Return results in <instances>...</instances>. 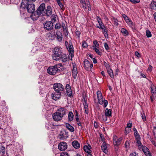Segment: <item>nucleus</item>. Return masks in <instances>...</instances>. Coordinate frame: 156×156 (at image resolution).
Returning a JSON list of instances; mask_svg holds the SVG:
<instances>
[{"mask_svg":"<svg viewBox=\"0 0 156 156\" xmlns=\"http://www.w3.org/2000/svg\"><path fill=\"white\" fill-rule=\"evenodd\" d=\"M52 57L53 60L55 61L61 60L62 62L67 61V56L62 52L61 48L57 47L54 48L52 50Z\"/></svg>","mask_w":156,"mask_h":156,"instance_id":"f257e3e1","label":"nucleus"},{"mask_svg":"<svg viewBox=\"0 0 156 156\" xmlns=\"http://www.w3.org/2000/svg\"><path fill=\"white\" fill-rule=\"evenodd\" d=\"M29 2H30L28 0H23L21 7L24 9H26L29 13H33L35 10V5L34 4L30 3Z\"/></svg>","mask_w":156,"mask_h":156,"instance_id":"f03ea898","label":"nucleus"},{"mask_svg":"<svg viewBox=\"0 0 156 156\" xmlns=\"http://www.w3.org/2000/svg\"><path fill=\"white\" fill-rule=\"evenodd\" d=\"M63 69V66L62 64L59 63L54 66L49 67L47 69V72L49 74L55 75L57 73H60Z\"/></svg>","mask_w":156,"mask_h":156,"instance_id":"7ed1b4c3","label":"nucleus"},{"mask_svg":"<svg viewBox=\"0 0 156 156\" xmlns=\"http://www.w3.org/2000/svg\"><path fill=\"white\" fill-rule=\"evenodd\" d=\"M53 88L55 91L62 93L64 90L63 86L61 83H56L53 85Z\"/></svg>","mask_w":156,"mask_h":156,"instance_id":"20e7f679","label":"nucleus"},{"mask_svg":"<svg viewBox=\"0 0 156 156\" xmlns=\"http://www.w3.org/2000/svg\"><path fill=\"white\" fill-rule=\"evenodd\" d=\"M53 23L51 21H46L44 24V29L47 30H51L53 28Z\"/></svg>","mask_w":156,"mask_h":156,"instance_id":"39448f33","label":"nucleus"},{"mask_svg":"<svg viewBox=\"0 0 156 156\" xmlns=\"http://www.w3.org/2000/svg\"><path fill=\"white\" fill-rule=\"evenodd\" d=\"M68 132L64 130L61 131L58 135V137L60 140H64L67 138Z\"/></svg>","mask_w":156,"mask_h":156,"instance_id":"423d86ee","label":"nucleus"},{"mask_svg":"<svg viewBox=\"0 0 156 156\" xmlns=\"http://www.w3.org/2000/svg\"><path fill=\"white\" fill-rule=\"evenodd\" d=\"M53 120L55 121H58L61 120L63 117L60 115L59 113L57 112L54 113L52 115Z\"/></svg>","mask_w":156,"mask_h":156,"instance_id":"0eeeda50","label":"nucleus"},{"mask_svg":"<svg viewBox=\"0 0 156 156\" xmlns=\"http://www.w3.org/2000/svg\"><path fill=\"white\" fill-rule=\"evenodd\" d=\"M98 28L102 30L103 33L106 38H108V31L106 26L103 24L102 25V26L98 27Z\"/></svg>","mask_w":156,"mask_h":156,"instance_id":"6e6552de","label":"nucleus"},{"mask_svg":"<svg viewBox=\"0 0 156 156\" xmlns=\"http://www.w3.org/2000/svg\"><path fill=\"white\" fill-rule=\"evenodd\" d=\"M58 149L61 151H65L67 147V145L66 143L65 142H62L58 145Z\"/></svg>","mask_w":156,"mask_h":156,"instance_id":"1a4fd4ad","label":"nucleus"},{"mask_svg":"<svg viewBox=\"0 0 156 156\" xmlns=\"http://www.w3.org/2000/svg\"><path fill=\"white\" fill-rule=\"evenodd\" d=\"M69 45L67 49L69 52V55H70L72 58V57L74 56V50L72 42L70 41L69 42Z\"/></svg>","mask_w":156,"mask_h":156,"instance_id":"9d476101","label":"nucleus"},{"mask_svg":"<svg viewBox=\"0 0 156 156\" xmlns=\"http://www.w3.org/2000/svg\"><path fill=\"white\" fill-rule=\"evenodd\" d=\"M84 64L85 69L87 70L91 69L93 66V64L92 63H90L87 60H85Z\"/></svg>","mask_w":156,"mask_h":156,"instance_id":"9b49d317","label":"nucleus"},{"mask_svg":"<svg viewBox=\"0 0 156 156\" xmlns=\"http://www.w3.org/2000/svg\"><path fill=\"white\" fill-rule=\"evenodd\" d=\"M61 94L60 92L55 91L54 93L51 94L52 99L55 101L58 99L61 96Z\"/></svg>","mask_w":156,"mask_h":156,"instance_id":"f8f14e48","label":"nucleus"},{"mask_svg":"<svg viewBox=\"0 0 156 156\" xmlns=\"http://www.w3.org/2000/svg\"><path fill=\"white\" fill-rule=\"evenodd\" d=\"M112 115V110L111 109H108V108H106L105 110V115H103L102 116L105 118V119H103V120L104 121H106L107 119V117H110Z\"/></svg>","mask_w":156,"mask_h":156,"instance_id":"ddd939ff","label":"nucleus"},{"mask_svg":"<svg viewBox=\"0 0 156 156\" xmlns=\"http://www.w3.org/2000/svg\"><path fill=\"white\" fill-rule=\"evenodd\" d=\"M113 143L115 145H118L120 144L121 141L122 140V138L120 137L118 138L116 136H114L113 137Z\"/></svg>","mask_w":156,"mask_h":156,"instance_id":"4468645a","label":"nucleus"},{"mask_svg":"<svg viewBox=\"0 0 156 156\" xmlns=\"http://www.w3.org/2000/svg\"><path fill=\"white\" fill-rule=\"evenodd\" d=\"M45 4L43 3L41 4L37 10V13L41 15L42 13L45 9Z\"/></svg>","mask_w":156,"mask_h":156,"instance_id":"2eb2a0df","label":"nucleus"},{"mask_svg":"<svg viewBox=\"0 0 156 156\" xmlns=\"http://www.w3.org/2000/svg\"><path fill=\"white\" fill-rule=\"evenodd\" d=\"M57 112L58 113H59L60 115L63 117L64 115H66L67 110L65 108L61 107L58 109Z\"/></svg>","mask_w":156,"mask_h":156,"instance_id":"dca6fc26","label":"nucleus"},{"mask_svg":"<svg viewBox=\"0 0 156 156\" xmlns=\"http://www.w3.org/2000/svg\"><path fill=\"white\" fill-rule=\"evenodd\" d=\"M98 103L100 105H103L104 104L103 106L104 108H105L108 105V101L107 100H105L104 101L103 97L101 98L98 99Z\"/></svg>","mask_w":156,"mask_h":156,"instance_id":"f3484780","label":"nucleus"},{"mask_svg":"<svg viewBox=\"0 0 156 156\" xmlns=\"http://www.w3.org/2000/svg\"><path fill=\"white\" fill-rule=\"evenodd\" d=\"M66 94L68 96L71 97L72 95V92L70 85L69 84L66 85Z\"/></svg>","mask_w":156,"mask_h":156,"instance_id":"a211bd4d","label":"nucleus"},{"mask_svg":"<svg viewBox=\"0 0 156 156\" xmlns=\"http://www.w3.org/2000/svg\"><path fill=\"white\" fill-rule=\"evenodd\" d=\"M52 12L51 7L49 6H48L47 7V9L45 11V12H44L47 16H49L51 15Z\"/></svg>","mask_w":156,"mask_h":156,"instance_id":"6ab92c4d","label":"nucleus"},{"mask_svg":"<svg viewBox=\"0 0 156 156\" xmlns=\"http://www.w3.org/2000/svg\"><path fill=\"white\" fill-rule=\"evenodd\" d=\"M41 15L40 14H38L37 12L36 11L35 12H34V13L32 15L31 17L34 21L38 19Z\"/></svg>","mask_w":156,"mask_h":156,"instance_id":"aec40b11","label":"nucleus"},{"mask_svg":"<svg viewBox=\"0 0 156 156\" xmlns=\"http://www.w3.org/2000/svg\"><path fill=\"white\" fill-rule=\"evenodd\" d=\"M101 148L102 150L104 153L106 154L108 152L107 144L105 142L103 143L101 146Z\"/></svg>","mask_w":156,"mask_h":156,"instance_id":"412c9836","label":"nucleus"},{"mask_svg":"<svg viewBox=\"0 0 156 156\" xmlns=\"http://www.w3.org/2000/svg\"><path fill=\"white\" fill-rule=\"evenodd\" d=\"M72 75L73 78L75 79L78 73L77 69L76 67L73 66V67L72 70Z\"/></svg>","mask_w":156,"mask_h":156,"instance_id":"4be33fe9","label":"nucleus"},{"mask_svg":"<svg viewBox=\"0 0 156 156\" xmlns=\"http://www.w3.org/2000/svg\"><path fill=\"white\" fill-rule=\"evenodd\" d=\"M91 147L90 145H89L88 147L87 145H85L83 147V149L84 151L88 153H91Z\"/></svg>","mask_w":156,"mask_h":156,"instance_id":"5701e85b","label":"nucleus"},{"mask_svg":"<svg viewBox=\"0 0 156 156\" xmlns=\"http://www.w3.org/2000/svg\"><path fill=\"white\" fill-rule=\"evenodd\" d=\"M133 130L134 132V136L136 140H138L139 139H141L140 136L136 130V128H133Z\"/></svg>","mask_w":156,"mask_h":156,"instance_id":"b1692460","label":"nucleus"},{"mask_svg":"<svg viewBox=\"0 0 156 156\" xmlns=\"http://www.w3.org/2000/svg\"><path fill=\"white\" fill-rule=\"evenodd\" d=\"M151 89L153 96L154 95L156 96V87L153 85H151Z\"/></svg>","mask_w":156,"mask_h":156,"instance_id":"393cba45","label":"nucleus"},{"mask_svg":"<svg viewBox=\"0 0 156 156\" xmlns=\"http://www.w3.org/2000/svg\"><path fill=\"white\" fill-rule=\"evenodd\" d=\"M72 145L75 148H78L80 147V144L76 140L72 142Z\"/></svg>","mask_w":156,"mask_h":156,"instance_id":"a878e982","label":"nucleus"},{"mask_svg":"<svg viewBox=\"0 0 156 156\" xmlns=\"http://www.w3.org/2000/svg\"><path fill=\"white\" fill-rule=\"evenodd\" d=\"M66 128H67L70 132H73L74 131V128L69 123H66Z\"/></svg>","mask_w":156,"mask_h":156,"instance_id":"bb28decb","label":"nucleus"},{"mask_svg":"<svg viewBox=\"0 0 156 156\" xmlns=\"http://www.w3.org/2000/svg\"><path fill=\"white\" fill-rule=\"evenodd\" d=\"M57 38V40L59 41H61L62 40V33L60 32H58L56 33Z\"/></svg>","mask_w":156,"mask_h":156,"instance_id":"cd10ccee","label":"nucleus"},{"mask_svg":"<svg viewBox=\"0 0 156 156\" xmlns=\"http://www.w3.org/2000/svg\"><path fill=\"white\" fill-rule=\"evenodd\" d=\"M150 8L152 9H156V2L154 1H152L150 4Z\"/></svg>","mask_w":156,"mask_h":156,"instance_id":"c85d7f7f","label":"nucleus"},{"mask_svg":"<svg viewBox=\"0 0 156 156\" xmlns=\"http://www.w3.org/2000/svg\"><path fill=\"white\" fill-rule=\"evenodd\" d=\"M121 31L124 36H127L129 35V32L128 31L124 28H122L121 29Z\"/></svg>","mask_w":156,"mask_h":156,"instance_id":"c756f323","label":"nucleus"},{"mask_svg":"<svg viewBox=\"0 0 156 156\" xmlns=\"http://www.w3.org/2000/svg\"><path fill=\"white\" fill-rule=\"evenodd\" d=\"M124 20L129 25H130V26H133V23L131 20L128 17H127L126 18H125Z\"/></svg>","mask_w":156,"mask_h":156,"instance_id":"7c9ffc66","label":"nucleus"},{"mask_svg":"<svg viewBox=\"0 0 156 156\" xmlns=\"http://www.w3.org/2000/svg\"><path fill=\"white\" fill-rule=\"evenodd\" d=\"M57 18V16L55 14H53L51 16V22L53 23L55 22Z\"/></svg>","mask_w":156,"mask_h":156,"instance_id":"2f4dec72","label":"nucleus"},{"mask_svg":"<svg viewBox=\"0 0 156 156\" xmlns=\"http://www.w3.org/2000/svg\"><path fill=\"white\" fill-rule=\"evenodd\" d=\"M107 72L109 74V75L112 78H113L114 77V76L113 74V71L112 69L110 68L108 69H107Z\"/></svg>","mask_w":156,"mask_h":156,"instance_id":"473e14b6","label":"nucleus"},{"mask_svg":"<svg viewBox=\"0 0 156 156\" xmlns=\"http://www.w3.org/2000/svg\"><path fill=\"white\" fill-rule=\"evenodd\" d=\"M97 19L99 23V26H97V27L98 28V27L102 26V25L103 24L102 21L101 20V18L99 16H97Z\"/></svg>","mask_w":156,"mask_h":156,"instance_id":"72a5a7b5","label":"nucleus"},{"mask_svg":"<svg viewBox=\"0 0 156 156\" xmlns=\"http://www.w3.org/2000/svg\"><path fill=\"white\" fill-rule=\"evenodd\" d=\"M73 115L72 112H70L68 114L69 120L71 121L73 120Z\"/></svg>","mask_w":156,"mask_h":156,"instance_id":"f704fd0d","label":"nucleus"},{"mask_svg":"<svg viewBox=\"0 0 156 156\" xmlns=\"http://www.w3.org/2000/svg\"><path fill=\"white\" fill-rule=\"evenodd\" d=\"M146 33L147 37H151L152 36V34L151 31L148 30H146Z\"/></svg>","mask_w":156,"mask_h":156,"instance_id":"c9c22d12","label":"nucleus"},{"mask_svg":"<svg viewBox=\"0 0 156 156\" xmlns=\"http://www.w3.org/2000/svg\"><path fill=\"white\" fill-rule=\"evenodd\" d=\"M0 152L2 153V154H4L5 152V147L3 146H2L0 148Z\"/></svg>","mask_w":156,"mask_h":156,"instance_id":"e433bc0d","label":"nucleus"},{"mask_svg":"<svg viewBox=\"0 0 156 156\" xmlns=\"http://www.w3.org/2000/svg\"><path fill=\"white\" fill-rule=\"evenodd\" d=\"M142 149L145 154H147V153L149 151L148 149L146 147H142Z\"/></svg>","mask_w":156,"mask_h":156,"instance_id":"4c0bfd02","label":"nucleus"},{"mask_svg":"<svg viewBox=\"0 0 156 156\" xmlns=\"http://www.w3.org/2000/svg\"><path fill=\"white\" fill-rule=\"evenodd\" d=\"M140 139L136 140L138 146L139 147L141 148L143 147L142 144L140 141Z\"/></svg>","mask_w":156,"mask_h":156,"instance_id":"58836bf2","label":"nucleus"},{"mask_svg":"<svg viewBox=\"0 0 156 156\" xmlns=\"http://www.w3.org/2000/svg\"><path fill=\"white\" fill-rule=\"evenodd\" d=\"M63 28V31H66L67 33L68 32V31L67 30V28H66L65 25L64 23H62V25H61V27Z\"/></svg>","mask_w":156,"mask_h":156,"instance_id":"ea45409f","label":"nucleus"},{"mask_svg":"<svg viewBox=\"0 0 156 156\" xmlns=\"http://www.w3.org/2000/svg\"><path fill=\"white\" fill-rule=\"evenodd\" d=\"M98 98H101L103 97L100 91H98L97 92Z\"/></svg>","mask_w":156,"mask_h":156,"instance_id":"a19ab883","label":"nucleus"},{"mask_svg":"<svg viewBox=\"0 0 156 156\" xmlns=\"http://www.w3.org/2000/svg\"><path fill=\"white\" fill-rule=\"evenodd\" d=\"M93 44L94 46H93L94 47L98 48L99 47V44L97 41H93Z\"/></svg>","mask_w":156,"mask_h":156,"instance_id":"79ce46f5","label":"nucleus"},{"mask_svg":"<svg viewBox=\"0 0 156 156\" xmlns=\"http://www.w3.org/2000/svg\"><path fill=\"white\" fill-rule=\"evenodd\" d=\"M61 27V25L60 23H58L55 25V28L56 29H59Z\"/></svg>","mask_w":156,"mask_h":156,"instance_id":"37998d69","label":"nucleus"},{"mask_svg":"<svg viewBox=\"0 0 156 156\" xmlns=\"http://www.w3.org/2000/svg\"><path fill=\"white\" fill-rule=\"evenodd\" d=\"M93 49L95 51V52L99 55H101V53L99 51V50L96 48H93Z\"/></svg>","mask_w":156,"mask_h":156,"instance_id":"c03bdc74","label":"nucleus"},{"mask_svg":"<svg viewBox=\"0 0 156 156\" xmlns=\"http://www.w3.org/2000/svg\"><path fill=\"white\" fill-rule=\"evenodd\" d=\"M131 129L126 127L125 130V133L126 134H127L129 133L131 130Z\"/></svg>","mask_w":156,"mask_h":156,"instance_id":"a18cd8bd","label":"nucleus"},{"mask_svg":"<svg viewBox=\"0 0 156 156\" xmlns=\"http://www.w3.org/2000/svg\"><path fill=\"white\" fill-rule=\"evenodd\" d=\"M104 64L105 67L107 69H108L110 68V66L105 61H104Z\"/></svg>","mask_w":156,"mask_h":156,"instance_id":"49530a36","label":"nucleus"},{"mask_svg":"<svg viewBox=\"0 0 156 156\" xmlns=\"http://www.w3.org/2000/svg\"><path fill=\"white\" fill-rule=\"evenodd\" d=\"M112 20L114 23V25H115L116 26H118V20L116 19H115V18H113Z\"/></svg>","mask_w":156,"mask_h":156,"instance_id":"de8ad7c7","label":"nucleus"},{"mask_svg":"<svg viewBox=\"0 0 156 156\" xmlns=\"http://www.w3.org/2000/svg\"><path fill=\"white\" fill-rule=\"evenodd\" d=\"M130 1L132 3L135 4L139 2L140 0H130Z\"/></svg>","mask_w":156,"mask_h":156,"instance_id":"09e8293b","label":"nucleus"},{"mask_svg":"<svg viewBox=\"0 0 156 156\" xmlns=\"http://www.w3.org/2000/svg\"><path fill=\"white\" fill-rule=\"evenodd\" d=\"M60 156H69L68 153L66 152H64L61 153Z\"/></svg>","mask_w":156,"mask_h":156,"instance_id":"8fccbe9b","label":"nucleus"},{"mask_svg":"<svg viewBox=\"0 0 156 156\" xmlns=\"http://www.w3.org/2000/svg\"><path fill=\"white\" fill-rule=\"evenodd\" d=\"M61 1V0H58V1H57L59 6L62 8L63 6L61 3L60 1Z\"/></svg>","mask_w":156,"mask_h":156,"instance_id":"3c124183","label":"nucleus"},{"mask_svg":"<svg viewBox=\"0 0 156 156\" xmlns=\"http://www.w3.org/2000/svg\"><path fill=\"white\" fill-rule=\"evenodd\" d=\"M82 45L83 48H87L88 46L87 43L85 41L83 42Z\"/></svg>","mask_w":156,"mask_h":156,"instance_id":"603ef678","label":"nucleus"},{"mask_svg":"<svg viewBox=\"0 0 156 156\" xmlns=\"http://www.w3.org/2000/svg\"><path fill=\"white\" fill-rule=\"evenodd\" d=\"M141 115L142 119L144 121H145L146 120V116L145 114L144 113L143 114L141 113Z\"/></svg>","mask_w":156,"mask_h":156,"instance_id":"864d4df0","label":"nucleus"},{"mask_svg":"<svg viewBox=\"0 0 156 156\" xmlns=\"http://www.w3.org/2000/svg\"><path fill=\"white\" fill-rule=\"evenodd\" d=\"M84 107V108L85 109V111L86 113L87 114H88L89 113L88 108V106H86V107Z\"/></svg>","mask_w":156,"mask_h":156,"instance_id":"5fc2aeb1","label":"nucleus"},{"mask_svg":"<svg viewBox=\"0 0 156 156\" xmlns=\"http://www.w3.org/2000/svg\"><path fill=\"white\" fill-rule=\"evenodd\" d=\"M125 145L126 148H128L129 145V142L128 141H126L125 143Z\"/></svg>","mask_w":156,"mask_h":156,"instance_id":"6e6d98bb","label":"nucleus"},{"mask_svg":"<svg viewBox=\"0 0 156 156\" xmlns=\"http://www.w3.org/2000/svg\"><path fill=\"white\" fill-rule=\"evenodd\" d=\"M132 123H128L127 124V126L126 127L131 128L132 126Z\"/></svg>","mask_w":156,"mask_h":156,"instance_id":"4d7b16f0","label":"nucleus"},{"mask_svg":"<svg viewBox=\"0 0 156 156\" xmlns=\"http://www.w3.org/2000/svg\"><path fill=\"white\" fill-rule=\"evenodd\" d=\"M104 47H105V49L106 50H108V49L109 47V46H108V44H107V43H105Z\"/></svg>","mask_w":156,"mask_h":156,"instance_id":"13d9d810","label":"nucleus"},{"mask_svg":"<svg viewBox=\"0 0 156 156\" xmlns=\"http://www.w3.org/2000/svg\"><path fill=\"white\" fill-rule=\"evenodd\" d=\"M87 7L88 9V11L91 10V6L90 4H87Z\"/></svg>","mask_w":156,"mask_h":156,"instance_id":"bf43d9fd","label":"nucleus"},{"mask_svg":"<svg viewBox=\"0 0 156 156\" xmlns=\"http://www.w3.org/2000/svg\"><path fill=\"white\" fill-rule=\"evenodd\" d=\"M130 156H138L137 154H136L135 152H134L130 154Z\"/></svg>","mask_w":156,"mask_h":156,"instance_id":"052dcab7","label":"nucleus"},{"mask_svg":"<svg viewBox=\"0 0 156 156\" xmlns=\"http://www.w3.org/2000/svg\"><path fill=\"white\" fill-rule=\"evenodd\" d=\"M135 54L136 56L138 58H139L140 56V54L137 52V51H136L135 52Z\"/></svg>","mask_w":156,"mask_h":156,"instance_id":"680f3d73","label":"nucleus"},{"mask_svg":"<svg viewBox=\"0 0 156 156\" xmlns=\"http://www.w3.org/2000/svg\"><path fill=\"white\" fill-rule=\"evenodd\" d=\"M82 4V7L84 9H87V5L86 3L85 4Z\"/></svg>","mask_w":156,"mask_h":156,"instance_id":"e2e57ef3","label":"nucleus"},{"mask_svg":"<svg viewBox=\"0 0 156 156\" xmlns=\"http://www.w3.org/2000/svg\"><path fill=\"white\" fill-rule=\"evenodd\" d=\"M50 34L51 37V38L54 37H55V33L53 34L51 33Z\"/></svg>","mask_w":156,"mask_h":156,"instance_id":"0e129e2a","label":"nucleus"},{"mask_svg":"<svg viewBox=\"0 0 156 156\" xmlns=\"http://www.w3.org/2000/svg\"><path fill=\"white\" fill-rule=\"evenodd\" d=\"M151 141L152 144L154 145L155 147L156 146V144L155 141L153 140H152Z\"/></svg>","mask_w":156,"mask_h":156,"instance_id":"69168bd1","label":"nucleus"},{"mask_svg":"<svg viewBox=\"0 0 156 156\" xmlns=\"http://www.w3.org/2000/svg\"><path fill=\"white\" fill-rule=\"evenodd\" d=\"M76 35H77L78 37H79L80 34V32L79 31H77L76 32Z\"/></svg>","mask_w":156,"mask_h":156,"instance_id":"338daca9","label":"nucleus"},{"mask_svg":"<svg viewBox=\"0 0 156 156\" xmlns=\"http://www.w3.org/2000/svg\"><path fill=\"white\" fill-rule=\"evenodd\" d=\"M93 61L94 63H96L97 62V60L94 58H93Z\"/></svg>","mask_w":156,"mask_h":156,"instance_id":"774afa93","label":"nucleus"}]
</instances>
